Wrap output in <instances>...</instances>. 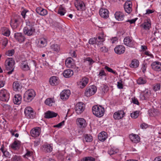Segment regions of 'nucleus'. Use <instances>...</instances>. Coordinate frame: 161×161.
<instances>
[{"label":"nucleus","mask_w":161,"mask_h":161,"mask_svg":"<svg viewBox=\"0 0 161 161\" xmlns=\"http://www.w3.org/2000/svg\"><path fill=\"white\" fill-rule=\"evenodd\" d=\"M93 114L98 117H101L104 114L105 109L104 107L100 105H95L92 107Z\"/></svg>","instance_id":"f257e3e1"},{"label":"nucleus","mask_w":161,"mask_h":161,"mask_svg":"<svg viewBox=\"0 0 161 161\" xmlns=\"http://www.w3.org/2000/svg\"><path fill=\"white\" fill-rule=\"evenodd\" d=\"M36 93L33 90L29 89L26 91L24 94V100L26 102H31L34 99Z\"/></svg>","instance_id":"f03ea898"},{"label":"nucleus","mask_w":161,"mask_h":161,"mask_svg":"<svg viewBox=\"0 0 161 161\" xmlns=\"http://www.w3.org/2000/svg\"><path fill=\"white\" fill-rule=\"evenodd\" d=\"M9 98V93L5 89L0 91V100L3 102H8Z\"/></svg>","instance_id":"7ed1b4c3"},{"label":"nucleus","mask_w":161,"mask_h":161,"mask_svg":"<svg viewBox=\"0 0 161 161\" xmlns=\"http://www.w3.org/2000/svg\"><path fill=\"white\" fill-rule=\"evenodd\" d=\"M97 88L95 86L92 85L87 87L85 92V95L89 97L94 95L96 92Z\"/></svg>","instance_id":"20e7f679"},{"label":"nucleus","mask_w":161,"mask_h":161,"mask_svg":"<svg viewBox=\"0 0 161 161\" xmlns=\"http://www.w3.org/2000/svg\"><path fill=\"white\" fill-rule=\"evenodd\" d=\"M25 114L28 118H33L35 115V113L33 109L30 107H26L25 109Z\"/></svg>","instance_id":"39448f33"},{"label":"nucleus","mask_w":161,"mask_h":161,"mask_svg":"<svg viewBox=\"0 0 161 161\" xmlns=\"http://www.w3.org/2000/svg\"><path fill=\"white\" fill-rule=\"evenodd\" d=\"M20 19L19 16H16L11 19L10 25L12 28L16 29L19 26Z\"/></svg>","instance_id":"423d86ee"},{"label":"nucleus","mask_w":161,"mask_h":161,"mask_svg":"<svg viewBox=\"0 0 161 161\" xmlns=\"http://www.w3.org/2000/svg\"><path fill=\"white\" fill-rule=\"evenodd\" d=\"M151 95V91L148 89H147L140 94V97L141 99L142 100H148Z\"/></svg>","instance_id":"0eeeda50"},{"label":"nucleus","mask_w":161,"mask_h":161,"mask_svg":"<svg viewBox=\"0 0 161 161\" xmlns=\"http://www.w3.org/2000/svg\"><path fill=\"white\" fill-rule=\"evenodd\" d=\"M124 43L126 46L130 47H133L134 45V42L132 37L127 36L124 40Z\"/></svg>","instance_id":"6e6552de"},{"label":"nucleus","mask_w":161,"mask_h":161,"mask_svg":"<svg viewBox=\"0 0 161 161\" xmlns=\"http://www.w3.org/2000/svg\"><path fill=\"white\" fill-rule=\"evenodd\" d=\"M85 108V104L82 102H79L77 103L75 106V111L77 114H80L84 111Z\"/></svg>","instance_id":"1a4fd4ad"},{"label":"nucleus","mask_w":161,"mask_h":161,"mask_svg":"<svg viewBox=\"0 0 161 161\" xmlns=\"http://www.w3.org/2000/svg\"><path fill=\"white\" fill-rule=\"evenodd\" d=\"M75 5L78 10L83 11L86 9V5L84 2L80 0H76Z\"/></svg>","instance_id":"9d476101"},{"label":"nucleus","mask_w":161,"mask_h":161,"mask_svg":"<svg viewBox=\"0 0 161 161\" xmlns=\"http://www.w3.org/2000/svg\"><path fill=\"white\" fill-rule=\"evenodd\" d=\"M125 114V113L123 110H119L114 113L113 117L115 119L119 120L124 117Z\"/></svg>","instance_id":"9b49d317"},{"label":"nucleus","mask_w":161,"mask_h":161,"mask_svg":"<svg viewBox=\"0 0 161 161\" xmlns=\"http://www.w3.org/2000/svg\"><path fill=\"white\" fill-rule=\"evenodd\" d=\"M152 69L156 71H160L161 70V63L158 61L153 62L151 64Z\"/></svg>","instance_id":"f8f14e48"},{"label":"nucleus","mask_w":161,"mask_h":161,"mask_svg":"<svg viewBox=\"0 0 161 161\" xmlns=\"http://www.w3.org/2000/svg\"><path fill=\"white\" fill-rule=\"evenodd\" d=\"M14 36L16 40L20 43L24 42L25 39V36L21 33H15Z\"/></svg>","instance_id":"ddd939ff"},{"label":"nucleus","mask_w":161,"mask_h":161,"mask_svg":"<svg viewBox=\"0 0 161 161\" xmlns=\"http://www.w3.org/2000/svg\"><path fill=\"white\" fill-rule=\"evenodd\" d=\"M76 124L81 128L86 127L87 125L86 121L83 118H78L76 119Z\"/></svg>","instance_id":"4468645a"},{"label":"nucleus","mask_w":161,"mask_h":161,"mask_svg":"<svg viewBox=\"0 0 161 161\" xmlns=\"http://www.w3.org/2000/svg\"><path fill=\"white\" fill-rule=\"evenodd\" d=\"M125 50V48L124 46L122 45H119L116 47L114 51L115 53L119 55L123 54Z\"/></svg>","instance_id":"2eb2a0df"},{"label":"nucleus","mask_w":161,"mask_h":161,"mask_svg":"<svg viewBox=\"0 0 161 161\" xmlns=\"http://www.w3.org/2000/svg\"><path fill=\"white\" fill-rule=\"evenodd\" d=\"M70 94V92L69 90H64L60 94V98L63 100H66L68 98Z\"/></svg>","instance_id":"dca6fc26"},{"label":"nucleus","mask_w":161,"mask_h":161,"mask_svg":"<svg viewBox=\"0 0 161 161\" xmlns=\"http://www.w3.org/2000/svg\"><path fill=\"white\" fill-rule=\"evenodd\" d=\"M35 32V28L25 27L23 29L24 34L28 36H31Z\"/></svg>","instance_id":"f3484780"},{"label":"nucleus","mask_w":161,"mask_h":161,"mask_svg":"<svg viewBox=\"0 0 161 161\" xmlns=\"http://www.w3.org/2000/svg\"><path fill=\"white\" fill-rule=\"evenodd\" d=\"M129 137L131 141L134 143H138L140 141V136L136 134L133 133L129 135Z\"/></svg>","instance_id":"a211bd4d"},{"label":"nucleus","mask_w":161,"mask_h":161,"mask_svg":"<svg viewBox=\"0 0 161 161\" xmlns=\"http://www.w3.org/2000/svg\"><path fill=\"white\" fill-rule=\"evenodd\" d=\"M14 90L15 92H21L22 88V85L18 81L14 82L13 84Z\"/></svg>","instance_id":"6ab92c4d"},{"label":"nucleus","mask_w":161,"mask_h":161,"mask_svg":"<svg viewBox=\"0 0 161 161\" xmlns=\"http://www.w3.org/2000/svg\"><path fill=\"white\" fill-rule=\"evenodd\" d=\"M99 13L102 18L107 19L108 17L109 11L107 9L103 8H101Z\"/></svg>","instance_id":"aec40b11"},{"label":"nucleus","mask_w":161,"mask_h":161,"mask_svg":"<svg viewBox=\"0 0 161 161\" xmlns=\"http://www.w3.org/2000/svg\"><path fill=\"white\" fill-rule=\"evenodd\" d=\"M132 3L130 1L126 2L124 5V8L125 11L128 14H130L132 11Z\"/></svg>","instance_id":"412c9836"},{"label":"nucleus","mask_w":161,"mask_h":161,"mask_svg":"<svg viewBox=\"0 0 161 161\" xmlns=\"http://www.w3.org/2000/svg\"><path fill=\"white\" fill-rule=\"evenodd\" d=\"M141 26L146 30H149L151 27V22L150 20L147 19L144 23L141 25Z\"/></svg>","instance_id":"4be33fe9"},{"label":"nucleus","mask_w":161,"mask_h":161,"mask_svg":"<svg viewBox=\"0 0 161 161\" xmlns=\"http://www.w3.org/2000/svg\"><path fill=\"white\" fill-rule=\"evenodd\" d=\"M83 63L88 67L91 68L93 64L95 63V61L90 57H87L84 58Z\"/></svg>","instance_id":"5701e85b"},{"label":"nucleus","mask_w":161,"mask_h":161,"mask_svg":"<svg viewBox=\"0 0 161 161\" xmlns=\"http://www.w3.org/2000/svg\"><path fill=\"white\" fill-rule=\"evenodd\" d=\"M96 38V44L97 45L103 44V43L105 41V38L104 34L103 33H101Z\"/></svg>","instance_id":"b1692460"},{"label":"nucleus","mask_w":161,"mask_h":161,"mask_svg":"<svg viewBox=\"0 0 161 161\" xmlns=\"http://www.w3.org/2000/svg\"><path fill=\"white\" fill-rule=\"evenodd\" d=\"M47 40L44 38H41L39 39L37 46L39 47H45L47 44Z\"/></svg>","instance_id":"393cba45"},{"label":"nucleus","mask_w":161,"mask_h":161,"mask_svg":"<svg viewBox=\"0 0 161 161\" xmlns=\"http://www.w3.org/2000/svg\"><path fill=\"white\" fill-rule=\"evenodd\" d=\"M58 114L53 111H48L44 114V117L46 119H50L56 117Z\"/></svg>","instance_id":"a878e982"},{"label":"nucleus","mask_w":161,"mask_h":161,"mask_svg":"<svg viewBox=\"0 0 161 161\" xmlns=\"http://www.w3.org/2000/svg\"><path fill=\"white\" fill-rule=\"evenodd\" d=\"M43 151L46 153H51L53 150V146L52 144H45L43 146Z\"/></svg>","instance_id":"bb28decb"},{"label":"nucleus","mask_w":161,"mask_h":161,"mask_svg":"<svg viewBox=\"0 0 161 161\" xmlns=\"http://www.w3.org/2000/svg\"><path fill=\"white\" fill-rule=\"evenodd\" d=\"M50 84L52 86H56L59 83L58 78L55 76L51 77L49 79Z\"/></svg>","instance_id":"cd10ccee"},{"label":"nucleus","mask_w":161,"mask_h":161,"mask_svg":"<svg viewBox=\"0 0 161 161\" xmlns=\"http://www.w3.org/2000/svg\"><path fill=\"white\" fill-rule=\"evenodd\" d=\"M88 82V79L86 78H83L78 83L79 86L82 88L85 87Z\"/></svg>","instance_id":"c85d7f7f"},{"label":"nucleus","mask_w":161,"mask_h":161,"mask_svg":"<svg viewBox=\"0 0 161 161\" xmlns=\"http://www.w3.org/2000/svg\"><path fill=\"white\" fill-rule=\"evenodd\" d=\"M22 97L19 94H15L13 98V102L15 104L19 105L21 102Z\"/></svg>","instance_id":"c756f323"},{"label":"nucleus","mask_w":161,"mask_h":161,"mask_svg":"<svg viewBox=\"0 0 161 161\" xmlns=\"http://www.w3.org/2000/svg\"><path fill=\"white\" fill-rule=\"evenodd\" d=\"M26 26L25 27L35 28L34 27L35 24V20L31 19L25 20Z\"/></svg>","instance_id":"7c9ffc66"},{"label":"nucleus","mask_w":161,"mask_h":161,"mask_svg":"<svg viewBox=\"0 0 161 161\" xmlns=\"http://www.w3.org/2000/svg\"><path fill=\"white\" fill-rule=\"evenodd\" d=\"M36 12L42 16H44L47 15V12L46 9L41 7H38L36 9Z\"/></svg>","instance_id":"2f4dec72"},{"label":"nucleus","mask_w":161,"mask_h":161,"mask_svg":"<svg viewBox=\"0 0 161 161\" xmlns=\"http://www.w3.org/2000/svg\"><path fill=\"white\" fill-rule=\"evenodd\" d=\"M107 137V134L105 131H102L100 133L98 136V139L101 141L103 142L106 140Z\"/></svg>","instance_id":"473e14b6"},{"label":"nucleus","mask_w":161,"mask_h":161,"mask_svg":"<svg viewBox=\"0 0 161 161\" xmlns=\"http://www.w3.org/2000/svg\"><path fill=\"white\" fill-rule=\"evenodd\" d=\"M114 15L116 19L119 21L123 20L125 17V15L123 13L119 11L116 12Z\"/></svg>","instance_id":"72a5a7b5"},{"label":"nucleus","mask_w":161,"mask_h":161,"mask_svg":"<svg viewBox=\"0 0 161 161\" xmlns=\"http://www.w3.org/2000/svg\"><path fill=\"white\" fill-rule=\"evenodd\" d=\"M5 64L6 66H14L15 62L13 58H9L6 60Z\"/></svg>","instance_id":"f704fd0d"},{"label":"nucleus","mask_w":161,"mask_h":161,"mask_svg":"<svg viewBox=\"0 0 161 161\" xmlns=\"http://www.w3.org/2000/svg\"><path fill=\"white\" fill-rule=\"evenodd\" d=\"M40 133L39 128L32 129L31 131V136L34 137H38L40 135Z\"/></svg>","instance_id":"c9c22d12"},{"label":"nucleus","mask_w":161,"mask_h":161,"mask_svg":"<svg viewBox=\"0 0 161 161\" xmlns=\"http://www.w3.org/2000/svg\"><path fill=\"white\" fill-rule=\"evenodd\" d=\"M74 74L73 71L70 69H68L65 70L63 72L64 76L66 78H69L72 76Z\"/></svg>","instance_id":"e433bc0d"},{"label":"nucleus","mask_w":161,"mask_h":161,"mask_svg":"<svg viewBox=\"0 0 161 161\" xmlns=\"http://www.w3.org/2000/svg\"><path fill=\"white\" fill-rule=\"evenodd\" d=\"M139 61L138 60L135 59L132 60L129 66L130 68H136L139 66Z\"/></svg>","instance_id":"4c0bfd02"},{"label":"nucleus","mask_w":161,"mask_h":161,"mask_svg":"<svg viewBox=\"0 0 161 161\" xmlns=\"http://www.w3.org/2000/svg\"><path fill=\"white\" fill-rule=\"evenodd\" d=\"M72 59L69 58L66 59L65 61V64L67 67L69 68H72L73 67Z\"/></svg>","instance_id":"58836bf2"},{"label":"nucleus","mask_w":161,"mask_h":161,"mask_svg":"<svg viewBox=\"0 0 161 161\" xmlns=\"http://www.w3.org/2000/svg\"><path fill=\"white\" fill-rule=\"evenodd\" d=\"M51 49L54 52L58 53L60 50V46L57 44H53L50 46Z\"/></svg>","instance_id":"ea45409f"},{"label":"nucleus","mask_w":161,"mask_h":161,"mask_svg":"<svg viewBox=\"0 0 161 161\" xmlns=\"http://www.w3.org/2000/svg\"><path fill=\"white\" fill-rule=\"evenodd\" d=\"M20 142L18 140L15 141L11 145V147L14 149H17L20 146Z\"/></svg>","instance_id":"a19ab883"},{"label":"nucleus","mask_w":161,"mask_h":161,"mask_svg":"<svg viewBox=\"0 0 161 161\" xmlns=\"http://www.w3.org/2000/svg\"><path fill=\"white\" fill-rule=\"evenodd\" d=\"M54 102V100L53 98H48L45 101V104L50 106H52L53 105V103Z\"/></svg>","instance_id":"79ce46f5"},{"label":"nucleus","mask_w":161,"mask_h":161,"mask_svg":"<svg viewBox=\"0 0 161 161\" xmlns=\"http://www.w3.org/2000/svg\"><path fill=\"white\" fill-rule=\"evenodd\" d=\"M21 69L25 71H28L30 69V67L28 64V63L25 62H23L21 65Z\"/></svg>","instance_id":"37998d69"},{"label":"nucleus","mask_w":161,"mask_h":161,"mask_svg":"<svg viewBox=\"0 0 161 161\" xmlns=\"http://www.w3.org/2000/svg\"><path fill=\"white\" fill-rule=\"evenodd\" d=\"M119 151V150L118 149L113 147L111 148L108 150V153L110 155H111L117 153Z\"/></svg>","instance_id":"c03bdc74"},{"label":"nucleus","mask_w":161,"mask_h":161,"mask_svg":"<svg viewBox=\"0 0 161 161\" xmlns=\"http://www.w3.org/2000/svg\"><path fill=\"white\" fill-rule=\"evenodd\" d=\"M66 11L65 8L63 7H60L58 11V14L61 16L64 15L66 13Z\"/></svg>","instance_id":"a18cd8bd"},{"label":"nucleus","mask_w":161,"mask_h":161,"mask_svg":"<svg viewBox=\"0 0 161 161\" xmlns=\"http://www.w3.org/2000/svg\"><path fill=\"white\" fill-rule=\"evenodd\" d=\"M97 75L100 79H102L103 77H106V74L104 70L102 69L100 71L99 74Z\"/></svg>","instance_id":"49530a36"},{"label":"nucleus","mask_w":161,"mask_h":161,"mask_svg":"<svg viewBox=\"0 0 161 161\" xmlns=\"http://www.w3.org/2000/svg\"><path fill=\"white\" fill-rule=\"evenodd\" d=\"M84 138L87 142H91L92 141V137L90 135L86 134L84 135Z\"/></svg>","instance_id":"de8ad7c7"},{"label":"nucleus","mask_w":161,"mask_h":161,"mask_svg":"<svg viewBox=\"0 0 161 161\" xmlns=\"http://www.w3.org/2000/svg\"><path fill=\"white\" fill-rule=\"evenodd\" d=\"M140 111H136L130 114V116L132 118L136 119L139 115Z\"/></svg>","instance_id":"09e8293b"},{"label":"nucleus","mask_w":161,"mask_h":161,"mask_svg":"<svg viewBox=\"0 0 161 161\" xmlns=\"http://www.w3.org/2000/svg\"><path fill=\"white\" fill-rule=\"evenodd\" d=\"M11 161H22V158L20 156L15 155L11 159Z\"/></svg>","instance_id":"8fccbe9b"},{"label":"nucleus","mask_w":161,"mask_h":161,"mask_svg":"<svg viewBox=\"0 0 161 161\" xmlns=\"http://www.w3.org/2000/svg\"><path fill=\"white\" fill-rule=\"evenodd\" d=\"M95 159L92 157H86L83 158L81 161H95Z\"/></svg>","instance_id":"3c124183"},{"label":"nucleus","mask_w":161,"mask_h":161,"mask_svg":"<svg viewBox=\"0 0 161 161\" xmlns=\"http://www.w3.org/2000/svg\"><path fill=\"white\" fill-rule=\"evenodd\" d=\"M146 80L142 77H140L137 81V83L139 84H144L146 82Z\"/></svg>","instance_id":"603ef678"},{"label":"nucleus","mask_w":161,"mask_h":161,"mask_svg":"<svg viewBox=\"0 0 161 161\" xmlns=\"http://www.w3.org/2000/svg\"><path fill=\"white\" fill-rule=\"evenodd\" d=\"M6 69L8 71L7 74L8 75H10L14 71V66H6Z\"/></svg>","instance_id":"864d4df0"},{"label":"nucleus","mask_w":161,"mask_h":161,"mask_svg":"<svg viewBox=\"0 0 161 161\" xmlns=\"http://www.w3.org/2000/svg\"><path fill=\"white\" fill-rule=\"evenodd\" d=\"M3 110L10 112L12 110V108L10 105L8 104H4L3 106Z\"/></svg>","instance_id":"5fc2aeb1"},{"label":"nucleus","mask_w":161,"mask_h":161,"mask_svg":"<svg viewBox=\"0 0 161 161\" xmlns=\"http://www.w3.org/2000/svg\"><path fill=\"white\" fill-rule=\"evenodd\" d=\"M149 113L150 116H154L157 114L158 111L156 110H149Z\"/></svg>","instance_id":"6e6d98bb"},{"label":"nucleus","mask_w":161,"mask_h":161,"mask_svg":"<svg viewBox=\"0 0 161 161\" xmlns=\"http://www.w3.org/2000/svg\"><path fill=\"white\" fill-rule=\"evenodd\" d=\"M104 69H106L108 72L114 74H117L116 71L113 70L112 69L108 67L107 66H105Z\"/></svg>","instance_id":"4d7b16f0"},{"label":"nucleus","mask_w":161,"mask_h":161,"mask_svg":"<svg viewBox=\"0 0 161 161\" xmlns=\"http://www.w3.org/2000/svg\"><path fill=\"white\" fill-rule=\"evenodd\" d=\"M14 49L9 50L6 52V54L9 56H12L14 54Z\"/></svg>","instance_id":"13d9d810"},{"label":"nucleus","mask_w":161,"mask_h":161,"mask_svg":"<svg viewBox=\"0 0 161 161\" xmlns=\"http://www.w3.org/2000/svg\"><path fill=\"white\" fill-rule=\"evenodd\" d=\"M6 123V121L4 119H3L0 120V127L1 128H4Z\"/></svg>","instance_id":"bf43d9fd"},{"label":"nucleus","mask_w":161,"mask_h":161,"mask_svg":"<svg viewBox=\"0 0 161 161\" xmlns=\"http://www.w3.org/2000/svg\"><path fill=\"white\" fill-rule=\"evenodd\" d=\"M96 37L92 38H90L89 40V43L90 44L93 45L95 44H96Z\"/></svg>","instance_id":"052dcab7"},{"label":"nucleus","mask_w":161,"mask_h":161,"mask_svg":"<svg viewBox=\"0 0 161 161\" xmlns=\"http://www.w3.org/2000/svg\"><path fill=\"white\" fill-rule=\"evenodd\" d=\"M26 153L24 155V157L26 158H28V157H31L32 155V152L29 150H28L27 149H26Z\"/></svg>","instance_id":"680f3d73"},{"label":"nucleus","mask_w":161,"mask_h":161,"mask_svg":"<svg viewBox=\"0 0 161 161\" xmlns=\"http://www.w3.org/2000/svg\"><path fill=\"white\" fill-rule=\"evenodd\" d=\"M65 121L63 120L61 122L58 123L57 125H54L53 126L54 127H57L58 128H60L61 126L64 125V124Z\"/></svg>","instance_id":"e2e57ef3"},{"label":"nucleus","mask_w":161,"mask_h":161,"mask_svg":"<svg viewBox=\"0 0 161 161\" xmlns=\"http://www.w3.org/2000/svg\"><path fill=\"white\" fill-rule=\"evenodd\" d=\"M109 90V88L108 85H103V90L104 93L107 92Z\"/></svg>","instance_id":"0e129e2a"},{"label":"nucleus","mask_w":161,"mask_h":161,"mask_svg":"<svg viewBox=\"0 0 161 161\" xmlns=\"http://www.w3.org/2000/svg\"><path fill=\"white\" fill-rule=\"evenodd\" d=\"M10 31L8 29L5 30V31L3 33V34L6 36H9Z\"/></svg>","instance_id":"69168bd1"},{"label":"nucleus","mask_w":161,"mask_h":161,"mask_svg":"<svg viewBox=\"0 0 161 161\" xmlns=\"http://www.w3.org/2000/svg\"><path fill=\"white\" fill-rule=\"evenodd\" d=\"M29 11L27 9H24L22 10L21 13V15L22 16L23 18L25 19L26 13L28 12Z\"/></svg>","instance_id":"338daca9"},{"label":"nucleus","mask_w":161,"mask_h":161,"mask_svg":"<svg viewBox=\"0 0 161 161\" xmlns=\"http://www.w3.org/2000/svg\"><path fill=\"white\" fill-rule=\"evenodd\" d=\"M160 88V86L159 84H157L154 87L153 90L154 91H156L159 90Z\"/></svg>","instance_id":"774afa93"}]
</instances>
